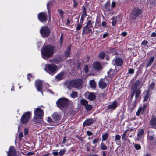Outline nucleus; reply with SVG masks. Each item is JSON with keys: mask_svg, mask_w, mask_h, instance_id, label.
Listing matches in <instances>:
<instances>
[{"mask_svg": "<svg viewBox=\"0 0 156 156\" xmlns=\"http://www.w3.org/2000/svg\"><path fill=\"white\" fill-rule=\"evenodd\" d=\"M54 49L53 47L48 45L44 46L41 50V54L42 58L45 59L51 57L53 54Z\"/></svg>", "mask_w": 156, "mask_h": 156, "instance_id": "f257e3e1", "label": "nucleus"}, {"mask_svg": "<svg viewBox=\"0 0 156 156\" xmlns=\"http://www.w3.org/2000/svg\"><path fill=\"white\" fill-rule=\"evenodd\" d=\"M34 122L40 123L42 122V118L43 116L44 111L41 108H34Z\"/></svg>", "mask_w": 156, "mask_h": 156, "instance_id": "f03ea898", "label": "nucleus"}, {"mask_svg": "<svg viewBox=\"0 0 156 156\" xmlns=\"http://www.w3.org/2000/svg\"><path fill=\"white\" fill-rule=\"evenodd\" d=\"M83 83V80L81 79H77L69 81L67 83V87L69 89L72 87L79 88Z\"/></svg>", "mask_w": 156, "mask_h": 156, "instance_id": "7ed1b4c3", "label": "nucleus"}, {"mask_svg": "<svg viewBox=\"0 0 156 156\" xmlns=\"http://www.w3.org/2000/svg\"><path fill=\"white\" fill-rule=\"evenodd\" d=\"M45 71L51 74H55L57 70V66L54 64H46L44 68Z\"/></svg>", "mask_w": 156, "mask_h": 156, "instance_id": "20e7f679", "label": "nucleus"}, {"mask_svg": "<svg viewBox=\"0 0 156 156\" xmlns=\"http://www.w3.org/2000/svg\"><path fill=\"white\" fill-rule=\"evenodd\" d=\"M94 22H92L91 20L88 21L87 23L86 26L83 27L82 34H87L92 32V28L93 27L92 23Z\"/></svg>", "mask_w": 156, "mask_h": 156, "instance_id": "39448f33", "label": "nucleus"}, {"mask_svg": "<svg viewBox=\"0 0 156 156\" xmlns=\"http://www.w3.org/2000/svg\"><path fill=\"white\" fill-rule=\"evenodd\" d=\"M69 101L67 98H64L59 99L56 102L57 106L59 108L66 107L69 103Z\"/></svg>", "mask_w": 156, "mask_h": 156, "instance_id": "423d86ee", "label": "nucleus"}, {"mask_svg": "<svg viewBox=\"0 0 156 156\" xmlns=\"http://www.w3.org/2000/svg\"><path fill=\"white\" fill-rule=\"evenodd\" d=\"M31 116V112H27L24 113L22 115L20 119V121L22 124L27 123Z\"/></svg>", "mask_w": 156, "mask_h": 156, "instance_id": "0eeeda50", "label": "nucleus"}, {"mask_svg": "<svg viewBox=\"0 0 156 156\" xmlns=\"http://www.w3.org/2000/svg\"><path fill=\"white\" fill-rule=\"evenodd\" d=\"M112 63L115 67L121 68L123 64V60L121 58L116 57L113 59Z\"/></svg>", "mask_w": 156, "mask_h": 156, "instance_id": "6e6552de", "label": "nucleus"}, {"mask_svg": "<svg viewBox=\"0 0 156 156\" xmlns=\"http://www.w3.org/2000/svg\"><path fill=\"white\" fill-rule=\"evenodd\" d=\"M40 33L43 37H47L49 35L50 30L46 26L42 27L40 30Z\"/></svg>", "mask_w": 156, "mask_h": 156, "instance_id": "1a4fd4ad", "label": "nucleus"}, {"mask_svg": "<svg viewBox=\"0 0 156 156\" xmlns=\"http://www.w3.org/2000/svg\"><path fill=\"white\" fill-rule=\"evenodd\" d=\"M109 83L107 79L105 78L101 79L99 82V87L102 89L105 88Z\"/></svg>", "mask_w": 156, "mask_h": 156, "instance_id": "9d476101", "label": "nucleus"}, {"mask_svg": "<svg viewBox=\"0 0 156 156\" xmlns=\"http://www.w3.org/2000/svg\"><path fill=\"white\" fill-rule=\"evenodd\" d=\"M43 82L40 80H37L35 82V86L37 90L38 91L41 92L42 94L43 95V92L42 91V84Z\"/></svg>", "mask_w": 156, "mask_h": 156, "instance_id": "9b49d317", "label": "nucleus"}, {"mask_svg": "<svg viewBox=\"0 0 156 156\" xmlns=\"http://www.w3.org/2000/svg\"><path fill=\"white\" fill-rule=\"evenodd\" d=\"M38 20L41 22H43L47 20V16L44 12L39 13L38 15Z\"/></svg>", "mask_w": 156, "mask_h": 156, "instance_id": "f8f14e48", "label": "nucleus"}, {"mask_svg": "<svg viewBox=\"0 0 156 156\" xmlns=\"http://www.w3.org/2000/svg\"><path fill=\"white\" fill-rule=\"evenodd\" d=\"M8 156H16V152L14 147L11 146L8 152Z\"/></svg>", "mask_w": 156, "mask_h": 156, "instance_id": "ddd939ff", "label": "nucleus"}, {"mask_svg": "<svg viewBox=\"0 0 156 156\" xmlns=\"http://www.w3.org/2000/svg\"><path fill=\"white\" fill-rule=\"evenodd\" d=\"M132 89L133 92L131 95V97L133 98L134 95H135V97L136 98V82L133 84L132 87Z\"/></svg>", "mask_w": 156, "mask_h": 156, "instance_id": "4468645a", "label": "nucleus"}, {"mask_svg": "<svg viewBox=\"0 0 156 156\" xmlns=\"http://www.w3.org/2000/svg\"><path fill=\"white\" fill-rule=\"evenodd\" d=\"M110 3L109 1H108L106 3L102 6V9L106 11H110L112 9L110 6Z\"/></svg>", "mask_w": 156, "mask_h": 156, "instance_id": "2eb2a0df", "label": "nucleus"}, {"mask_svg": "<svg viewBox=\"0 0 156 156\" xmlns=\"http://www.w3.org/2000/svg\"><path fill=\"white\" fill-rule=\"evenodd\" d=\"M136 9H133V11L130 15V19L131 20H133L136 19Z\"/></svg>", "mask_w": 156, "mask_h": 156, "instance_id": "dca6fc26", "label": "nucleus"}, {"mask_svg": "<svg viewBox=\"0 0 156 156\" xmlns=\"http://www.w3.org/2000/svg\"><path fill=\"white\" fill-rule=\"evenodd\" d=\"M87 95H88V98L91 101L93 100L95 98V95L92 93L87 92L85 93Z\"/></svg>", "mask_w": 156, "mask_h": 156, "instance_id": "f3484780", "label": "nucleus"}, {"mask_svg": "<svg viewBox=\"0 0 156 156\" xmlns=\"http://www.w3.org/2000/svg\"><path fill=\"white\" fill-rule=\"evenodd\" d=\"M93 66L94 69L96 70H99L102 69L101 64L98 62H95L93 64Z\"/></svg>", "mask_w": 156, "mask_h": 156, "instance_id": "a211bd4d", "label": "nucleus"}, {"mask_svg": "<svg viewBox=\"0 0 156 156\" xmlns=\"http://www.w3.org/2000/svg\"><path fill=\"white\" fill-rule=\"evenodd\" d=\"M150 96L149 94V91L146 90L143 93V97L144 98V101H147L149 97Z\"/></svg>", "mask_w": 156, "mask_h": 156, "instance_id": "6ab92c4d", "label": "nucleus"}, {"mask_svg": "<svg viewBox=\"0 0 156 156\" xmlns=\"http://www.w3.org/2000/svg\"><path fill=\"white\" fill-rule=\"evenodd\" d=\"M117 102L116 101H114L111 104L108 105V108L109 109H114L117 106Z\"/></svg>", "mask_w": 156, "mask_h": 156, "instance_id": "aec40b11", "label": "nucleus"}, {"mask_svg": "<svg viewBox=\"0 0 156 156\" xmlns=\"http://www.w3.org/2000/svg\"><path fill=\"white\" fill-rule=\"evenodd\" d=\"M93 122V120L92 119H90L86 120L83 123V126L87 125H89Z\"/></svg>", "mask_w": 156, "mask_h": 156, "instance_id": "412c9836", "label": "nucleus"}, {"mask_svg": "<svg viewBox=\"0 0 156 156\" xmlns=\"http://www.w3.org/2000/svg\"><path fill=\"white\" fill-rule=\"evenodd\" d=\"M52 117L54 119L56 120H59L61 118V115L57 113H54L52 115Z\"/></svg>", "mask_w": 156, "mask_h": 156, "instance_id": "4be33fe9", "label": "nucleus"}, {"mask_svg": "<svg viewBox=\"0 0 156 156\" xmlns=\"http://www.w3.org/2000/svg\"><path fill=\"white\" fill-rule=\"evenodd\" d=\"M150 124L152 126H154L156 125V117H153L151 119Z\"/></svg>", "mask_w": 156, "mask_h": 156, "instance_id": "5701e85b", "label": "nucleus"}, {"mask_svg": "<svg viewBox=\"0 0 156 156\" xmlns=\"http://www.w3.org/2000/svg\"><path fill=\"white\" fill-rule=\"evenodd\" d=\"M108 137V134L107 133H105L102 134V141H105Z\"/></svg>", "mask_w": 156, "mask_h": 156, "instance_id": "b1692460", "label": "nucleus"}, {"mask_svg": "<svg viewBox=\"0 0 156 156\" xmlns=\"http://www.w3.org/2000/svg\"><path fill=\"white\" fill-rule=\"evenodd\" d=\"M144 131L143 129H139V132L137 135V136L138 138L141 137L143 135Z\"/></svg>", "mask_w": 156, "mask_h": 156, "instance_id": "393cba45", "label": "nucleus"}, {"mask_svg": "<svg viewBox=\"0 0 156 156\" xmlns=\"http://www.w3.org/2000/svg\"><path fill=\"white\" fill-rule=\"evenodd\" d=\"M154 59V57H151L150 58L147 65V67L150 66L152 64Z\"/></svg>", "mask_w": 156, "mask_h": 156, "instance_id": "a878e982", "label": "nucleus"}, {"mask_svg": "<svg viewBox=\"0 0 156 156\" xmlns=\"http://www.w3.org/2000/svg\"><path fill=\"white\" fill-rule=\"evenodd\" d=\"M64 73H61L55 76L56 78L58 80H60L62 79L63 78Z\"/></svg>", "mask_w": 156, "mask_h": 156, "instance_id": "bb28decb", "label": "nucleus"}, {"mask_svg": "<svg viewBox=\"0 0 156 156\" xmlns=\"http://www.w3.org/2000/svg\"><path fill=\"white\" fill-rule=\"evenodd\" d=\"M71 49V46H69L67 49L66 50L65 54V56L67 57H69V56L70 51Z\"/></svg>", "mask_w": 156, "mask_h": 156, "instance_id": "cd10ccee", "label": "nucleus"}, {"mask_svg": "<svg viewBox=\"0 0 156 156\" xmlns=\"http://www.w3.org/2000/svg\"><path fill=\"white\" fill-rule=\"evenodd\" d=\"M61 61V59L60 58H56L55 59H50L49 60V62H53L57 64L59 62Z\"/></svg>", "mask_w": 156, "mask_h": 156, "instance_id": "c85d7f7f", "label": "nucleus"}, {"mask_svg": "<svg viewBox=\"0 0 156 156\" xmlns=\"http://www.w3.org/2000/svg\"><path fill=\"white\" fill-rule=\"evenodd\" d=\"M90 85L92 88L94 89L96 87V83L94 80H93L90 81Z\"/></svg>", "mask_w": 156, "mask_h": 156, "instance_id": "c756f323", "label": "nucleus"}, {"mask_svg": "<svg viewBox=\"0 0 156 156\" xmlns=\"http://www.w3.org/2000/svg\"><path fill=\"white\" fill-rule=\"evenodd\" d=\"M78 95L76 91H72L70 94V96L73 98H74L77 97Z\"/></svg>", "mask_w": 156, "mask_h": 156, "instance_id": "7c9ffc66", "label": "nucleus"}, {"mask_svg": "<svg viewBox=\"0 0 156 156\" xmlns=\"http://www.w3.org/2000/svg\"><path fill=\"white\" fill-rule=\"evenodd\" d=\"M111 20L112 21V25L113 26H115L116 24L117 20V17H115L112 18L111 19Z\"/></svg>", "mask_w": 156, "mask_h": 156, "instance_id": "2f4dec72", "label": "nucleus"}, {"mask_svg": "<svg viewBox=\"0 0 156 156\" xmlns=\"http://www.w3.org/2000/svg\"><path fill=\"white\" fill-rule=\"evenodd\" d=\"M100 146L101 149L103 150H105L107 149V147L103 143H101L100 144Z\"/></svg>", "mask_w": 156, "mask_h": 156, "instance_id": "473e14b6", "label": "nucleus"}, {"mask_svg": "<svg viewBox=\"0 0 156 156\" xmlns=\"http://www.w3.org/2000/svg\"><path fill=\"white\" fill-rule=\"evenodd\" d=\"M114 72V70L111 69L109 71L108 73V75L110 77L113 76L114 75L115 73H113V72Z\"/></svg>", "mask_w": 156, "mask_h": 156, "instance_id": "72a5a7b5", "label": "nucleus"}, {"mask_svg": "<svg viewBox=\"0 0 156 156\" xmlns=\"http://www.w3.org/2000/svg\"><path fill=\"white\" fill-rule=\"evenodd\" d=\"M80 103L82 105L85 106L87 104L88 102L85 99H82L81 100Z\"/></svg>", "mask_w": 156, "mask_h": 156, "instance_id": "f704fd0d", "label": "nucleus"}, {"mask_svg": "<svg viewBox=\"0 0 156 156\" xmlns=\"http://www.w3.org/2000/svg\"><path fill=\"white\" fill-rule=\"evenodd\" d=\"M144 108H143L142 107L140 108L137 111V116L139 115L140 113H142L144 110Z\"/></svg>", "mask_w": 156, "mask_h": 156, "instance_id": "c9c22d12", "label": "nucleus"}, {"mask_svg": "<svg viewBox=\"0 0 156 156\" xmlns=\"http://www.w3.org/2000/svg\"><path fill=\"white\" fill-rule=\"evenodd\" d=\"M66 152V150L65 149H61L59 153L60 154V156H62Z\"/></svg>", "mask_w": 156, "mask_h": 156, "instance_id": "e433bc0d", "label": "nucleus"}, {"mask_svg": "<svg viewBox=\"0 0 156 156\" xmlns=\"http://www.w3.org/2000/svg\"><path fill=\"white\" fill-rule=\"evenodd\" d=\"M85 108L87 110L89 111L91 109L92 107L90 105L87 104L85 106Z\"/></svg>", "mask_w": 156, "mask_h": 156, "instance_id": "4c0bfd02", "label": "nucleus"}, {"mask_svg": "<svg viewBox=\"0 0 156 156\" xmlns=\"http://www.w3.org/2000/svg\"><path fill=\"white\" fill-rule=\"evenodd\" d=\"M105 55V53L103 52H101L100 53L99 55V57L101 59H103Z\"/></svg>", "mask_w": 156, "mask_h": 156, "instance_id": "58836bf2", "label": "nucleus"}, {"mask_svg": "<svg viewBox=\"0 0 156 156\" xmlns=\"http://www.w3.org/2000/svg\"><path fill=\"white\" fill-rule=\"evenodd\" d=\"M58 12L59 14H60V15L61 16V17H63L64 13L63 11L61 9H59L58 10Z\"/></svg>", "mask_w": 156, "mask_h": 156, "instance_id": "ea45409f", "label": "nucleus"}, {"mask_svg": "<svg viewBox=\"0 0 156 156\" xmlns=\"http://www.w3.org/2000/svg\"><path fill=\"white\" fill-rule=\"evenodd\" d=\"M154 86H155L154 84L153 83H152L150 85L149 87V90H149H149H153L154 87Z\"/></svg>", "mask_w": 156, "mask_h": 156, "instance_id": "a19ab883", "label": "nucleus"}, {"mask_svg": "<svg viewBox=\"0 0 156 156\" xmlns=\"http://www.w3.org/2000/svg\"><path fill=\"white\" fill-rule=\"evenodd\" d=\"M121 139V136L119 135H115V141H119Z\"/></svg>", "mask_w": 156, "mask_h": 156, "instance_id": "79ce46f5", "label": "nucleus"}, {"mask_svg": "<svg viewBox=\"0 0 156 156\" xmlns=\"http://www.w3.org/2000/svg\"><path fill=\"white\" fill-rule=\"evenodd\" d=\"M52 5V4L51 2H49L47 4V7L49 12H50L49 9L50 8V7Z\"/></svg>", "mask_w": 156, "mask_h": 156, "instance_id": "37998d69", "label": "nucleus"}, {"mask_svg": "<svg viewBox=\"0 0 156 156\" xmlns=\"http://www.w3.org/2000/svg\"><path fill=\"white\" fill-rule=\"evenodd\" d=\"M116 2L115 0L113 1L112 2L111 6L112 8H114Z\"/></svg>", "mask_w": 156, "mask_h": 156, "instance_id": "c03bdc74", "label": "nucleus"}, {"mask_svg": "<svg viewBox=\"0 0 156 156\" xmlns=\"http://www.w3.org/2000/svg\"><path fill=\"white\" fill-rule=\"evenodd\" d=\"M28 134V129L27 128H25L24 130V134L25 135H27Z\"/></svg>", "mask_w": 156, "mask_h": 156, "instance_id": "a18cd8bd", "label": "nucleus"}, {"mask_svg": "<svg viewBox=\"0 0 156 156\" xmlns=\"http://www.w3.org/2000/svg\"><path fill=\"white\" fill-rule=\"evenodd\" d=\"M148 42L146 40H144L143 41L142 43H141V45H146L147 44Z\"/></svg>", "mask_w": 156, "mask_h": 156, "instance_id": "49530a36", "label": "nucleus"}, {"mask_svg": "<svg viewBox=\"0 0 156 156\" xmlns=\"http://www.w3.org/2000/svg\"><path fill=\"white\" fill-rule=\"evenodd\" d=\"M23 136V133H22V132H21L19 134V140H22V138Z\"/></svg>", "mask_w": 156, "mask_h": 156, "instance_id": "de8ad7c7", "label": "nucleus"}, {"mask_svg": "<svg viewBox=\"0 0 156 156\" xmlns=\"http://www.w3.org/2000/svg\"><path fill=\"white\" fill-rule=\"evenodd\" d=\"M82 26V25L81 24H78L76 27V30H80Z\"/></svg>", "mask_w": 156, "mask_h": 156, "instance_id": "09e8293b", "label": "nucleus"}, {"mask_svg": "<svg viewBox=\"0 0 156 156\" xmlns=\"http://www.w3.org/2000/svg\"><path fill=\"white\" fill-rule=\"evenodd\" d=\"M27 79L29 81H30L31 80V78L32 79L31 80H32L34 79V78L33 76H32L30 74H28L27 75Z\"/></svg>", "mask_w": 156, "mask_h": 156, "instance_id": "8fccbe9b", "label": "nucleus"}, {"mask_svg": "<svg viewBox=\"0 0 156 156\" xmlns=\"http://www.w3.org/2000/svg\"><path fill=\"white\" fill-rule=\"evenodd\" d=\"M84 70L85 71V72L87 73L88 72V67L87 65H86L85 66L84 68Z\"/></svg>", "mask_w": 156, "mask_h": 156, "instance_id": "3c124183", "label": "nucleus"}, {"mask_svg": "<svg viewBox=\"0 0 156 156\" xmlns=\"http://www.w3.org/2000/svg\"><path fill=\"white\" fill-rule=\"evenodd\" d=\"M63 35L62 34H61V37H60V42L61 44H62V42L63 41Z\"/></svg>", "mask_w": 156, "mask_h": 156, "instance_id": "603ef678", "label": "nucleus"}, {"mask_svg": "<svg viewBox=\"0 0 156 156\" xmlns=\"http://www.w3.org/2000/svg\"><path fill=\"white\" fill-rule=\"evenodd\" d=\"M87 133L88 136H91L93 134L90 131H87Z\"/></svg>", "mask_w": 156, "mask_h": 156, "instance_id": "864d4df0", "label": "nucleus"}, {"mask_svg": "<svg viewBox=\"0 0 156 156\" xmlns=\"http://www.w3.org/2000/svg\"><path fill=\"white\" fill-rule=\"evenodd\" d=\"M52 121L50 117H48L47 118V121L49 123H50Z\"/></svg>", "mask_w": 156, "mask_h": 156, "instance_id": "5fc2aeb1", "label": "nucleus"}, {"mask_svg": "<svg viewBox=\"0 0 156 156\" xmlns=\"http://www.w3.org/2000/svg\"><path fill=\"white\" fill-rule=\"evenodd\" d=\"M134 72V70L133 69H130L129 70V73L130 74H132Z\"/></svg>", "mask_w": 156, "mask_h": 156, "instance_id": "6e6d98bb", "label": "nucleus"}, {"mask_svg": "<svg viewBox=\"0 0 156 156\" xmlns=\"http://www.w3.org/2000/svg\"><path fill=\"white\" fill-rule=\"evenodd\" d=\"M108 33H105V34H104L103 36V38H105L106 37L108 36Z\"/></svg>", "mask_w": 156, "mask_h": 156, "instance_id": "4d7b16f0", "label": "nucleus"}, {"mask_svg": "<svg viewBox=\"0 0 156 156\" xmlns=\"http://www.w3.org/2000/svg\"><path fill=\"white\" fill-rule=\"evenodd\" d=\"M98 141V139H96L93 140V144H95V143H97Z\"/></svg>", "mask_w": 156, "mask_h": 156, "instance_id": "13d9d810", "label": "nucleus"}, {"mask_svg": "<svg viewBox=\"0 0 156 156\" xmlns=\"http://www.w3.org/2000/svg\"><path fill=\"white\" fill-rule=\"evenodd\" d=\"M59 153L57 152H52V154L54 156H57L58 154Z\"/></svg>", "mask_w": 156, "mask_h": 156, "instance_id": "bf43d9fd", "label": "nucleus"}, {"mask_svg": "<svg viewBox=\"0 0 156 156\" xmlns=\"http://www.w3.org/2000/svg\"><path fill=\"white\" fill-rule=\"evenodd\" d=\"M121 34L124 37L126 36L127 34V33L126 32H122L121 33Z\"/></svg>", "mask_w": 156, "mask_h": 156, "instance_id": "052dcab7", "label": "nucleus"}, {"mask_svg": "<svg viewBox=\"0 0 156 156\" xmlns=\"http://www.w3.org/2000/svg\"><path fill=\"white\" fill-rule=\"evenodd\" d=\"M151 36L152 37L156 36V33L154 32L152 33L151 34Z\"/></svg>", "mask_w": 156, "mask_h": 156, "instance_id": "680f3d73", "label": "nucleus"}, {"mask_svg": "<svg viewBox=\"0 0 156 156\" xmlns=\"http://www.w3.org/2000/svg\"><path fill=\"white\" fill-rule=\"evenodd\" d=\"M102 26L103 27H105L107 26V23L105 22H103L102 24Z\"/></svg>", "mask_w": 156, "mask_h": 156, "instance_id": "e2e57ef3", "label": "nucleus"}, {"mask_svg": "<svg viewBox=\"0 0 156 156\" xmlns=\"http://www.w3.org/2000/svg\"><path fill=\"white\" fill-rule=\"evenodd\" d=\"M73 1L74 2V6L76 7L77 5V2L74 0H73Z\"/></svg>", "mask_w": 156, "mask_h": 156, "instance_id": "0e129e2a", "label": "nucleus"}, {"mask_svg": "<svg viewBox=\"0 0 156 156\" xmlns=\"http://www.w3.org/2000/svg\"><path fill=\"white\" fill-rule=\"evenodd\" d=\"M141 13V11L139 9H137V16Z\"/></svg>", "mask_w": 156, "mask_h": 156, "instance_id": "69168bd1", "label": "nucleus"}, {"mask_svg": "<svg viewBox=\"0 0 156 156\" xmlns=\"http://www.w3.org/2000/svg\"><path fill=\"white\" fill-rule=\"evenodd\" d=\"M141 90H137V97L140 95Z\"/></svg>", "mask_w": 156, "mask_h": 156, "instance_id": "338daca9", "label": "nucleus"}, {"mask_svg": "<svg viewBox=\"0 0 156 156\" xmlns=\"http://www.w3.org/2000/svg\"><path fill=\"white\" fill-rule=\"evenodd\" d=\"M148 138L151 140H152L153 139V137L151 136H148Z\"/></svg>", "mask_w": 156, "mask_h": 156, "instance_id": "774afa93", "label": "nucleus"}]
</instances>
